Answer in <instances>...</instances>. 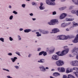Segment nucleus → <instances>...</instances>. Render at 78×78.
<instances>
[{"mask_svg": "<svg viewBox=\"0 0 78 78\" xmlns=\"http://www.w3.org/2000/svg\"><path fill=\"white\" fill-rule=\"evenodd\" d=\"M67 36L63 35H58L57 37V39L59 40H64V39H67Z\"/></svg>", "mask_w": 78, "mask_h": 78, "instance_id": "obj_1", "label": "nucleus"}, {"mask_svg": "<svg viewBox=\"0 0 78 78\" xmlns=\"http://www.w3.org/2000/svg\"><path fill=\"white\" fill-rule=\"evenodd\" d=\"M58 22V21L57 20H52L50 22H48V23L50 25H56V23Z\"/></svg>", "mask_w": 78, "mask_h": 78, "instance_id": "obj_2", "label": "nucleus"}, {"mask_svg": "<svg viewBox=\"0 0 78 78\" xmlns=\"http://www.w3.org/2000/svg\"><path fill=\"white\" fill-rule=\"evenodd\" d=\"M56 64L58 66H61L64 64V62L62 60H58L56 62Z\"/></svg>", "mask_w": 78, "mask_h": 78, "instance_id": "obj_3", "label": "nucleus"}, {"mask_svg": "<svg viewBox=\"0 0 78 78\" xmlns=\"http://www.w3.org/2000/svg\"><path fill=\"white\" fill-rule=\"evenodd\" d=\"M71 64L73 66H78V61L76 60L72 61L71 62Z\"/></svg>", "mask_w": 78, "mask_h": 78, "instance_id": "obj_4", "label": "nucleus"}, {"mask_svg": "<svg viewBox=\"0 0 78 78\" xmlns=\"http://www.w3.org/2000/svg\"><path fill=\"white\" fill-rule=\"evenodd\" d=\"M71 52L72 53H77L78 54V48L74 47L73 50L71 51Z\"/></svg>", "mask_w": 78, "mask_h": 78, "instance_id": "obj_5", "label": "nucleus"}, {"mask_svg": "<svg viewBox=\"0 0 78 78\" xmlns=\"http://www.w3.org/2000/svg\"><path fill=\"white\" fill-rule=\"evenodd\" d=\"M69 48H68L65 50L62 51V55L63 56H64V55H65L66 54H67L68 52H69Z\"/></svg>", "mask_w": 78, "mask_h": 78, "instance_id": "obj_6", "label": "nucleus"}, {"mask_svg": "<svg viewBox=\"0 0 78 78\" xmlns=\"http://www.w3.org/2000/svg\"><path fill=\"white\" fill-rule=\"evenodd\" d=\"M58 70L60 72H65V68L63 67H58Z\"/></svg>", "mask_w": 78, "mask_h": 78, "instance_id": "obj_7", "label": "nucleus"}, {"mask_svg": "<svg viewBox=\"0 0 78 78\" xmlns=\"http://www.w3.org/2000/svg\"><path fill=\"white\" fill-rule=\"evenodd\" d=\"M43 55L44 56H47V52L46 51H43L39 53V56H41V55Z\"/></svg>", "mask_w": 78, "mask_h": 78, "instance_id": "obj_8", "label": "nucleus"}, {"mask_svg": "<svg viewBox=\"0 0 78 78\" xmlns=\"http://www.w3.org/2000/svg\"><path fill=\"white\" fill-rule=\"evenodd\" d=\"M46 3L49 5H55V3L54 2L52 3L50 2L49 0H46Z\"/></svg>", "mask_w": 78, "mask_h": 78, "instance_id": "obj_9", "label": "nucleus"}, {"mask_svg": "<svg viewBox=\"0 0 78 78\" xmlns=\"http://www.w3.org/2000/svg\"><path fill=\"white\" fill-rule=\"evenodd\" d=\"M66 16H67V14L63 13L60 15V19H64Z\"/></svg>", "mask_w": 78, "mask_h": 78, "instance_id": "obj_10", "label": "nucleus"}, {"mask_svg": "<svg viewBox=\"0 0 78 78\" xmlns=\"http://www.w3.org/2000/svg\"><path fill=\"white\" fill-rule=\"evenodd\" d=\"M59 30L58 29L54 28L52 30V32L51 33H57V32H59Z\"/></svg>", "mask_w": 78, "mask_h": 78, "instance_id": "obj_11", "label": "nucleus"}, {"mask_svg": "<svg viewBox=\"0 0 78 78\" xmlns=\"http://www.w3.org/2000/svg\"><path fill=\"white\" fill-rule=\"evenodd\" d=\"M52 58L54 60H58L59 59V56L56 55H54L52 57Z\"/></svg>", "mask_w": 78, "mask_h": 78, "instance_id": "obj_12", "label": "nucleus"}, {"mask_svg": "<svg viewBox=\"0 0 78 78\" xmlns=\"http://www.w3.org/2000/svg\"><path fill=\"white\" fill-rule=\"evenodd\" d=\"M73 71V69H71L70 68H68L66 69V73H70V72H72Z\"/></svg>", "mask_w": 78, "mask_h": 78, "instance_id": "obj_13", "label": "nucleus"}, {"mask_svg": "<svg viewBox=\"0 0 78 78\" xmlns=\"http://www.w3.org/2000/svg\"><path fill=\"white\" fill-rule=\"evenodd\" d=\"M60 74L58 73H53V76H59Z\"/></svg>", "mask_w": 78, "mask_h": 78, "instance_id": "obj_14", "label": "nucleus"}, {"mask_svg": "<svg viewBox=\"0 0 78 78\" xmlns=\"http://www.w3.org/2000/svg\"><path fill=\"white\" fill-rule=\"evenodd\" d=\"M56 54L57 55H58V56H63L62 52H61L60 51H58V52H56Z\"/></svg>", "mask_w": 78, "mask_h": 78, "instance_id": "obj_15", "label": "nucleus"}, {"mask_svg": "<svg viewBox=\"0 0 78 78\" xmlns=\"http://www.w3.org/2000/svg\"><path fill=\"white\" fill-rule=\"evenodd\" d=\"M78 38L76 37V38L73 41V43H77L78 42Z\"/></svg>", "mask_w": 78, "mask_h": 78, "instance_id": "obj_16", "label": "nucleus"}, {"mask_svg": "<svg viewBox=\"0 0 78 78\" xmlns=\"http://www.w3.org/2000/svg\"><path fill=\"white\" fill-rule=\"evenodd\" d=\"M41 71H42L43 72H45V68H44V67L43 66H42V67H40Z\"/></svg>", "mask_w": 78, "mask_h": 78, "instance_id": "obj_17", "label": "nucleus"}, {"mask_svg": "<svg viewBox=\"0 0 78 78\" xmlns=\"http://www.w3.org/2000/svg\"><path fill=\"white\" fill-rule=\"evenodd\" d=\"M66 21H73L74 19L73 18H66Z\"/></svg>", "mask_w": 78, "mask_h": 78, "instance_id": "obj_18", "label": "nucleus"}, {"mask_svg": "<svg viewBox=\"0 0 78 78\" xmlns=\"http://www.w3.org/2000/svg\"><path fill=\"white\" fill-rule=\"evenodd\" d=\"M62 27L63 28H64V27H67V24H66V23H64L62 24L61 25Z\"/></svg>", "mask_w": 78, "mask_h": 78, "instance_id": "obj_19", "label": "nucleus"}, {"mask_svg": "<svg viewBox=\"0 0 78 78\" xmlns=\"http://www.w3.org/2000/svg\"><path fill=\"white\" fill-rule=\"evenodd\" d=\"M67 39H72V38H74L75 37V36L73 35H70V36H67Z\"/></svg>", "mask_w": 78, "mask_h": 78, "instance_id": "obj_20", "label": "nucleus"}, {"mask_svg": "<svg viewBox=\"0 0 78 78\" xmlns=\"http://www.w3.org/2000/svg\"><path fill=\"white\" fill-rule=\"evenodd\" d=\"M55 51V48L52 47L51 48V50L50 51V53H52Z\"/></svg>", "mask_w": 78, "mask_h": 78, "instance_id": "obj_21", "label": "nucleus"}, {"mask_svg": "<svg viewBox=\"0 0 78 78\" xmlns=\"http://www.w3.org/2000/svg\"><path fill=\"white\" fill-rule=\"evenodd\" d=\"M31 31V29H26L24 30L25 33H29V32H30Z\"/></svg>", "mask_w": 78, "mask_h": 78, "instance_id": "obj_22", "label": "nucleus"}, {"mask_svg": "<svg viewBox=\"0 0 78 78\" xmlns=\"http://www.w3.org/2000/svg\"><path fill=\"white\" fill-rule=\"evenodd\" d=\"M67 78H75V77L72 75L69 74L68 75V77Z\"/></svg>", "mask_w": 78, "mask_h": 78, "instance_id": "obj_23", "label": "nucleus"}, {"mask_svg": "<svg viewBox=\"0 0 78 78\" xmlns=\"http://www.w3.org/2000/svg\"><path fill=\"white\" fill-rule=\"evenodd\" d=\"M73 73H74V74H75L76 77L78 78V72L77 71L76 72H74Z\"/></svg>", "mask_w": 78, "mask_h": 78, "instance_id": "obj_24", "label": "nucleus"}, {"mask_svg": "<svg viewBox=\"0 0 78 78\" xmlns=\"http://www.w3.org/2000/svg\"><path fill=\"white\" fill-rule=\"evenodd\" d=\"M38 62H44V59H41L40 60H39L38 61Z\"/></svg>", "mask_w": 78, "mask_h": 78, "instance_id": "obj_25", "label": "nucleus"}, {"mask_svg": "<svg viewBox=\"0 0 78 78\" xmlns=\"http://www.w3.org/2000/svg\"><path fill=\"white\" fill-rule=\"evenodd\" d=\"M36 34H37V37H39V36H41V34H39V32H36Z\"/></svg>", "mask_w": 78, "mask_h": 78, "instance_id": "obj_26", "label": "nucleus"}, {"mask_svg": "<svg viewBox=\"0 0 78 78\" xmlns=\"http://www.w3.org/2000/svg\"><path fill=\"white\" fill-rule=\"evenodd\" d=\"M66 7H64L60 8L59 9V10H60L61 11H62V10H64V9H66Z\"/></svg>", "mask_w": 78, "mask_h": 78, "instance_id": "obj_27", "label": "nucleus"}, {"mask_svg": "<svg viewBox=\"0 0 78 78\" xmlns=\"http://www.w3.org/2000/svg\"><path fill=\"white\" fill-rule=\"evenodd\" d=\"M73 70H76V71H78V68L76 67H74L73 68Z\"/></svg>", "mask_w": 78, "mask_h": 78, "instance_id": "obj_28", "label": "nucleus"}, {"mask_svg": "<svg viewBox=\"0 0 78 78\" xmlns=\"http://www.w3.org/2000/svg\"><path fill=\"white\" fill-rule=\"evenodd\" d=\"M17 59V58L16 57H14L13 59L12 60V62H15V61H16V59Z\"/></svg>", "mask_w": 78, "mask_h": 78, "instance_id": "obj_29", "label": "nucleus"}, {"mask_svg": "<svg viewBox=\"0 0 78 78\" xmlns=\"http://www.w3.org/2000/svg\"><path fill=\"white\" fill-rule=\"evenodd\" d=\"M0 41H1L3 42H4V38H0Z\"/></svg>", "mask_w": 78, "mask_h": 78, "instance_id": "obj_30", "label": "nucleus"}, {"mask_svg": "<svg viewBox=\"0 0 78 78\" xmlns=\"http://www.w3.org/2000/svg\"><path fill=\"white\" fill-rule=\"evenodd\" d=\"M73 25H74L75 26H76V25H78V24L77 23H76L75 22H73Z\"/></svg>", "mask_w": 78, "mask_h": 78, "instance_id": "obj_31", "label": "nucleus"}, {"mask_svg": "<svg viewBox=\"0 0 78 78\" xmlns=\"http://www.w3.org/2000/svg\"><path fill=\"white\" fill-rule=\"evenodd\" d=\"M43 34H48V31H44L42 32Z\"/></svg>", "mask_w": 78, "mask_h": 78, "instance_id": "obj_32", "label": "nucleus"}, {"mask_svg": "<svg viewBox=\"0 0 78 78\" xmlns=\"http://www.w3.org/2000/svg\"><path fill=\"white\" fill-rule=\"evenodd\" d=\"M39 8L40 9H41V10H42V9H44V7H43L42 6H40V7H39Z\"/></svg>", "mask_w": 78, "mask_h": 78, "instance_id": "obj_33", "label": "nucleus"}, {"mask_svg": "<svg viewBox=\"0 0 78 78\" xmlns=\"http://www.w3.org/2000/svg\"><path fill=\"white\" fill-rule=\"evenodd\" d=\"M12 18H13V16H10V17L9 19L10 20H12Z\"/></svg>", "mask_w": 78, "mask_h": 78, "instance_id": "obj_34", "label": "nucleus"}, {"mask_svg": "<svg viewBox=\"0 0 78 78\" xmlns=\"http://www.w3.org/2000/svg\"><path fill=\"white\" fill-rule=\"evenodd\" d=\"M53 15H55V14H56V12L55 11L53 12H52Z\"/></svg>", "mask_w": 78, "mask_h": 78, "instance_id": "obj_35", "label": "nucleus"}, {"mask_svg": "<svg viewBox=\"0 0 78 78\" xmlns=\"http://www.w3.org/2000/svg\"><path fill=\"white\" fill-rule=\"evenodd\" d=\"M71 22H69L68 23H66V26H67V25H69L70 24H71Z\"/></svg>", "mask_w": 78, "mask_h": 78, "instance_id": "obj_36", "label": "nucleus"}, {"mask_svg": "<svg viewBox=\"0 0 78 78\" xmlns=\"http://www.w3.org/2000/svg\"><path fill=\"white\" fill-rule=\"evenodd\" d=\"M13 13L15 14H17V12H16V11H14L13 12Z\"/></svg>", "mask_w": 78, "mask_h": 78, "instance_id": "obj_37", "label": "nucleus"}, {"mask_svg": "<svg viewBox=\"0 0 78 78\" xmlns=\"http://www.w3.org/2000/svg\"><path fill=\"white\" fill-rule=\"evenodd\" d=\"M67 76L66 75H64L63 76V78H67Z\"/></svg>", "mask_w": 78, "mask_h": 78, "instance_id": "obj_38", "label": "nucleus"}, {"mask_svg": "<svg viewBox=\"0 0 78 78\" xmlns=\"http://www.w3.org/2000/svg\"><path fill=\"white\" fill-rule=\"evenodd\" d=\"M9 39H10V41H12L13 40V39H12V37H9Z\"/></svg>", "mask_w": 78, "mask_h": 78, "instance_id": "obj_39", "label": "nucleus"}, {"mask_svg": "<svg viewBox=\"0 0 78 78\" xmlns=\"http://www.w3.org/2000/svg\"><path fill=\"white\" fill-rule=\"evenodd\" d=\"M16 54H17V55H19V56H20V53L18 52H16Z\"/></svg>", "mask_w": 78, "mask_h": 78, "instance_id": "obj_40", "label": "nucleus"}, {"mask_svg": "<svg viewBox=\"0 0 78 78\" xmlns=\"http://www.w3.org/2000/svg\"><path fill=\"white\" fill-rule=\"evenodd\" d=\"M22 7H23V8H25V4H22Z\"/></svg>", "mask_w": 78, "mask_h": 78, "instance_id": "obj_41", "label": "nucleus"}, {"mask_svg": "<svg viewBox=\"0 0 78 78\" xmlns=\"http://www.w3.org/2000/svg\"><path fill=\"white\" fill-rule=\"evenodd\" d=\"M46 51L47 52H48V51H49V48H46Z\"/></svg>", "mask_w": 78, "mask_h": 78, "instance_id": "obj_42", "label": "nucleus"}, {"mask_svg": "<svg viewBox=\"0 0 78 78\" xmlns=\"http://www.w3.org/2000/svg\"><path fill=\"white\" fill-rule=\"evenodd\" d=\"M32 5H36V3H34V2H33L32 3Z\"/></svg>", "mask_w": 78, "mask_h": 78, "instance_id": "obj_43", "label": "nucleus"}, {"mask_svg": "<svg viewBox=\"0 0 78 78\" xmlns=\"http://www.w3.org/2000/svg\"><path fill=\"white\" fill-rule=\"evenodd\" d=\"M15 68H16V69H19V66H15Z\"/></svg>", "mask_w": 78, "mask_h": 78, "instance_id": "obj_44", "label": "nucleus"}, {"mask_svg": "<svg viewBox=\"0 0 78 78\" xmlns=\"http://www.w3.org/2000/svg\"><path fill=\"white\" fill-rule=\"evenodd\" d=\"M8 55H9V56H12V53H9L8 54Z\"/></svg>", "mask_w": 78, "mask_h": 78, "instance_id": "obj_45", "label": "nucleus"}, {"mask_svg": "<svg viewBox=\"0 0 78 78\" xmlns=\"http://www.w3.org/2000/svg\"><path fill=\"white\" fill-rule=\"evenodd\" d=\"M3 69L5 70H6V71H7V72H9V71L8 69Z\"/></svg>", "mask_w": 78, "mask_h": 78, "instance_id": "obj_46", "label": "nucleus"}, {"mask_svg": "<svg viewBox=\"0 0 78 78\" xmlns=\"http://www.w3.org/2000/svg\"><path fill=\"white\" fill-rule=\"evenodd\" d=\"M41 50V48H40L38 49L37 51H39Z\"/></svg>", "mask_w": 78, "mask_h": 78, "instance_id": "obj_47", "label": "nucleus"}, {"mask_svg": "<svg viewBox=\"0 0 78 78\" xmlns=\"http://www.w3.org/2000/svg\"><path fill=\"white\" fill-rule=\"evenodd\" d=\"M30 16H33V13H30Z\"/></svg>", "mask_w": 78, "mask_h": 78, "instance_id": "obj_48", "label": "nucleus"}, {"mask_svg": "<svg viewBox=\"0 0 78 78\" xmlns=\"http://www.w3.org/2000/svg\"><path fill=\"white\" fill-rule=\"evenodd\" d=\"M41 6H42L43 5V3H41L40 4Z\"/></svg>", "mask_w": 78, "mask_h": 78, "instance_id": "obj_49", "label": "nucleus"}, {"mask_svg": "<svg viewBox=\"0 0 78 78\" xmlns=\"http://www.w3.org/2000/svg\"><path fill=\"white\" fill-rule=\"evenodd\" d=\"M7 77L8 78H12V77H10V76H7Z\"/></svg>", "mask_w": 78, "mask_h": 78, "instance_id": "obj_50", "label": "nucleus"}, {"mask_svg": "<svg viewBox=\"0 0 78 78\" xmlns=\"http://www.w3.org/2000/svg\"><path fill=\"white\" fill-rule=\"evenodd\" d=\"M50 0L51 2H53L55 1V0Z\"/></svg>", "mask_w": 78, "mask_h": 78, "instance_id": "obj_51", "label": "nucleus"}, {"mask_svg": "<svg viewBox=\"0 0 78 78\" xmlns=\"http://www.w3.org/2000/svg\"><path fill=\"white\" fill-rule=\"evenodd\" d=\"M72 8H73V7H70L69 8V9H72Z\"/></svg>", "mask_w": 78, "mask_h": 78, "instance_id": "obj_52", "label": "nucleus"}, {"mask_svg": "<svg viewBox=\"0 0 78 78\" xmlns=\"http://www.w3.org/2000/svg\"><path fill=\"white\" fill-rule=\"evenodd\" d=\"M22 30H23V29L20 28V31H22Z\"/></svg>", "mask_w": 78, "mask_h": 78, "instance_id": "obj_53", "label": "nucleus"}, {"mask_svg": "<svg viewBox=\"0 0 78 78\" xmlns=\"http://www.w3.org/2000/svg\"><path fill=\"white\" fill-rule=\"evenodd\" d=\"M66 31H69V29L68 28H67L66 29Z\"/></svg>", "mask_w": 78, "mask_h": 78, "instance_id": "obj_54", "label": "nucleus"}, {"mask_svg": "<svg viewBox=\"0 0 78 78\" xmlns=\"http://www.w3.org/2000/svg\"><path fill=\"white\" fill-rule=\"evenodd\" d=\"M33 20H36V18H32Z\"/></svg>", "mask_w": 78, "mask_h": 78, "instance_id": "obj_55", "label": "nucleus"}, {"mask_svg": "<svg viewBox=\"0 0 78 78\" xmlns=\"http://www.w3.org/2000/svg\"><path fill=\"white\" fill-rule=\"evenodd\" d=\"M76 37L77 38H78V34L76 35Z\"/></svg>", "mask_w": 78, "mask_h": 78, "instance_id": "obj_56", "label": "nucleus"}, {"mask_svg": "<svg viewBox=\"0 0 78 78\" xmlns=\"http://www.w3.org/2000/svg\"><path fill=\"white\" fill-rule=\"evenodd\" d=\"M51 70V71H55V69H52Z\"/></svg>", "mask_w": 78, "mask_h": 78, "instance_id": "obj_57", "label": "nucleus"}, {"mask_svg": "<svg viewBox=\"0 0 78 78\" xmlns=\"http://www.w3.org/2000/svg\"><path fill=\"white\" fill-rule=\"evenodd\" d=\"M9 8H11V5H9Z\"/></svg>", "mask_w": 78, "mask_h": 78, "instance_id": "obj_58", "label": "nucleus"}, {"mask_svg": "<svg viewBox=\"0 0 78 78\" xmlns=\"http://www.w3.org/2000/svg\"><path fill=\"white\" fill-rule=\"evenodd\" d=\"M46 69H48V67H46Z\"/></svg>", "mask_w": 78, "mask_h": 78, "instance_id": "obj_59", "label": "nucleus"}, {"mask_svg": "<svg viewBox=\"0 0 78 78\" xmlns=\"http://www.w3.org/2000/svg\"><path fill=\"white\" fill-rule=\"evenodd\" d=\"M69 57H72V55H69Z\"/></svg>", "mask_w": 78, "mask_h": 78, "instance_id": "obj_60", "label": "nucleus"}, {"mask_svg": "<svg viewBox=\"0 0 78 78\" xmlns=\"http://www.w3.org/2000/svg\"><path fill=\"white\" fill-rule=\"evenodd\" d=\"M31 54H29V56H28L29 57H30V56H31Z\"/></svg>", "mask_w": 78, "mask_h": 78, "instance_id": "obj_61", "label": "nucleus"}, {"mask_svg": "<svg viewBox=\"0 0 78 78\" xmlns=\"http://www.w3.org/2000/svg\"><path fill=\"white\" fill-rule=\"evenodd\" d=\"M19 39V40H21V38H20Z\"/></svg>", "mask_w": 78, "mask_h": 78, "instance_id": "obj_62", "label": "nucleus"}, {"mask_svg": "<svg viewBox=\"0 0 78 78\" xmlns=\"http://www.w3.org/2000/svg\"><path fill=\"white\" fill-rule=\"evenodd\" d=\"M40 32H41V33H42V31L40 30Z\"/></svg>", "mask_w": 78, "mask_h": 78, "instance_id": "obj_63", "label": "nucleus"}, {"mask_svg": "<svg viewBox=\"0 0 78 78\" xmlns=\"http://www.w3.org/2000/svg\"><path fill=\"white\" fill-rule=\"evenodd\" d=\"M19 36V37H20V36Z\"/></svg>", "mask_w": 78, "mask_h": 78, "instance_id": "obj_64", "label": "nucleus"}]
</instances>
